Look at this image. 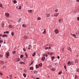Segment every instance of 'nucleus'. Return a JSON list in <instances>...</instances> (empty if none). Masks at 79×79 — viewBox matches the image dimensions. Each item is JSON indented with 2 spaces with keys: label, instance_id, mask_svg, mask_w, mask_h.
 Returning <instances> with one entry per match:
<instances>
[{
  "label": "nucleus",
  "instance_id": "obj_1",
  "mask_svg": "<svg viewBox=\"0 0 79 79\" xmlns=\"http://www.w3.org/2000/svg\"><path fill=\"white\" fill-rule=\"evenodd\" d=\"M5 16L6 18H8L10 16V13L6 12L5 13Z\"/></svg>",
  "mask_w": 79,
  "mask_h": 79
},
{
  "label": "nucleus",
  "instance_id": "obj_2",
  "mask_svg": "<svg viewBox=\"0 0 79 79\" xmlns=\"http://www.w3.org/2000/svg\"><path fill=\"white\" fill-rule=\"evenodd\" d=\"M16 8L18 9V10H21V6H18L16 7Z\"/></svg>",
  "mask_w": 79,
  "mask_h": 79
},
{
  "label": "nucleus",
  "instance_id": "obj_3",
  "mask_svg": "<svg viewBox=\"0 0 79 79\" xmlns=\"http://www.w3.org/2000/svg\"><path fill=\"white\" fill-rule=\"evenodd\" d=\"M71 35H72V36H73V37H74L75 39H77V37H76V35H75L74 34L71 33Z\"/></svg>",
  "mask_w": 79,
  "mask_h": 79
},
{
  "label": "nucleus",
  "instance_id": "obj_4",
  "mask_svg": "<svg viewBox=\"0 0 79 79\" xmlns=\"http://www.w3.org/2000/svg\"><path fill=\"white\" fill-rule=\"evenodd\" d=\"M55 32L56 34H57L58 33V30L55 29Z\"/></svg>",
  "mask_w": 79,
  "mask_h": 79
},
{
  "label": "nucleus",
  "instance_id": "obj_5",
  "mask_svg": "<svg viewBox=\"0 0 79 79\" xmlns=\"http://www.w3.org/2000/svg\"><path fill=\"white\" fill-rule=\"evenodd\" d=\"M47 54H48L49 55H53V53L52 52H47Z\"/></svg>",
  "mask_w": 79,
  "mask_h": 79
},
{
  "label": "nucleus",
  "instance_id": "obj_6",
  "mask_svg": "<svg viewBox=\"0 0 79 79\" xmlns=\"http://www.w3.org/2000/svg\"><path fill=\"white\" fill-rule=\"evenodd\" d=\"M27 38H28V37L26 35L24 36L23 37L24 39H25L26 40Z\"/></svg>",
  "mask_w": 79,
  "mask_h": 79
},
{
  "label": "nucleus",
  "instance_id": "obj_7",
  "mask_svg": "<svg viewBox=\"0 0 79 79\" xmlns=\"http://www.w3.org/2000/svg\"><path fill=\"white\" fill-rule=\"evenodd\" d=\"M6 55L7 56H8L9 55H10V53L9 52H7L6 53Z\"/></svg>",
  "mask_w": 79,
  "mask_h": 79
},
{
  "label": "nucleus",
  "instance_id": "obj_8",
  "mask_svg": "<svg viewBox=\"0 0 79 79\" xmlns=\"http://www.w3.org/2000/svg\"><path fill=\"white\" fill-rule=\"evenodd\" d=\"M58 15H59V13H56L54 14L55 16H58Z\"/></svg>",
  "mask_w": 79,
  "mask_h": 79
},
{
  "label": "nucleus",
  "instance_id": "obj_9",
  "mask_svg": "<svg viewBox=\"0 0 79 79\" xmlns=\"http://www.w3.org/2000/svg\"><path fill=\"white\" fill-rule=\"evenodd\" d=\"M20 59L19 58H16V62H18V61H19Z\"/></svg>",
  "mask_w": 79,
  "mask_h": 79
},
{
  "label": "nucleus",
  "instance_id": "obj_10",
  "mask_svg": "<svg viewBox=\"0 0 79 79\" xmlns=\"http://www.w3.org/2000/svg\"><path fill=\"white\" fill-rule=\"evenodd\" d=\"M19 63H20V64H25V63L21 61H20L19 62Z\"/></svg>",
  "mask_w": 79,
  "mask_h": 79
},
{
  "label": "nucleus",
  "instance_id": "obj_11",
  "mask_svg": "<svg viewBox=\"0 0 79 79\" xmlns=\"http://www.w3.org/2000/svg\"><path fill=\"white\" fill-rule=\"evenodd\" d=\"M34 74H37V73H38V72L36 70H34L33 71Z\"/></svg>",
  "mask_w": 79,
  "mask_h": 79
},
{
  "label": "nucleus",
  "instance_id": "obj_12",
  "mask_svg": "<svg viewBox=\"0 0 79 79\" xmlns=\"http://www.w3.org/2000/svg\"><path fill=\"white\" fill-rule=\"evenodd\" d=\"M43 34H46V29H44V31L43 32Z\"/></svg>",
  "mask_w": 79,
  "mask_h": 79
},
{
  "label": "nucleus",
  "instance_id": "obj_13",
  "mask_svg": "<svg viewBox=\"0 0 79 79\" xmlns=\"http://www.w3.org/2000/svg\"><path fill=\"white\" fill-rule=\"evenodd\" d=\"M38 66H39L40 67L42 66V63H40V64H38Z\"/></svg>",
  "mask_w": 79,
  "mask_h": 79
},
{
  "label": "nucleus",
  "instance_id": "obj_14",
  "mask_svg": "<svg viewBox=\"0 0 79 79\" xmlns=\"http://www.w3.org/2000/svg\"><path fill=\"white\" fill-rule=\"evenodd\" d=\"M42 61H45V57H42Z\"/></svg>",
  "mask_w": 79,
  "mask_h": 79
},
{
  "label": "nucleus",
  "instance_id": "obj_15",
  "mask_svg": "<svg viewBox=\"0 0 79 79\" xmlns=\"http://www.w3.org/2000/svg\"><path fill=\"white\" fill-rule=\"evenodd\" d=\"M25 55L26 56V58H28V56H27V53L26 52L25 53Z\"/></svg>",
  "mask_w": 79,
  "mask_h": 79
},
{
  "label": "nucleus",
  "instance_id": "obj_16",
  "mask_svg": "<svg viewBox=\"0 0 79 79\" xmlns=\"http://www.w3.org/2000/svg\"><path fill=\"white\" fill-rule=\"evenodd\" d=\"M50 15L49 14H46V17H50Z\"/></svg>",
  "mask_w": 79,
  "mask_h": 79
},
{
  "label": "nucleus",
  "instance_id": "obj_17",
  "mask_svg": "<svg viewBox=\"0 0 79 79\" xmlns=\"http://www.w3.org/2000/svg\"><path fill=\"white\" fill-rule=\"evenodd\" d=\"M55 57L54 56L51 57V59H52V60H53L54 59H55Z\"/></svg>",
  "mask_w": 79,
  "mask_h": 79
},
{
  "label": "nucleus",
  "instance_id": "obj_18",
  "mask_svg": "<svg viewBox=\"0 0 79 79\" xmlns=\"http://www.w3.org/2000/svg\"><path fill=\"white\" fill-rule=\"evenodd\" d=\"M30 70H33V69H34V67H31L30 68Z\"/></svg>",
  "mask_w": 79,
  "mask_h": 79
},
{
  "label": "nucleus",
  "instance_id": "obj_19",
  "mask_svg": "<svg viewBox=\"0 0 79 79\" xmlns=\"http://www.w3.org/2000/svg\"><path fill=\"white\" fill-rule=\"evenodd\" d=\"M67 64L68 65H69L71 64V61H68L67 62Z\"/></svg>",
  "mask_w": 79,
  "mask_h": 79
},
{
  "label": "nucleus",
  "instance_id": "obj_20",
  "mask_svg": "<svg viewBox=\"0 0 79 79\" xmlns=\"http://www.w3.org/2000/svg\"><path fill=\"white\" fill-rule=\"evenodd\" d=\"M51 69V70H52V71H55V68H52Z\"/></svg>",
  "mask_w": 79,
  "mask_h": 79
},
{
  "label": "nucleus",
  "instance_id": "obj_21",
  "mask_svg": "<svg viewBox=\"0 0 79 79\" xmlns=\"http://www.w3.org/2000/svg\"><path fill=\"white\" fill-rule=\"evenodd\" d=\"M70 64L71 65H73L74 64V62L73 61L70 62Z\"/></svg>",
  "mask_w": 79,
  "mask_h": 79
},
{
  "label": "nucleus",
  "instance_id": "obj_22",
  "mask_svg": "<svg viewBox=\"0 0 79 79\" xmlns=\"http://www.w3.org/2000/svg\"><path fill=\"white\" fill-rule=\"evenodd\" d=\"M78 61H79V60L77 59L75 60V62L76 63H78Z\"/></svg>",
  "mask_w": 79,
  "mask_h": 79
},
{
  "label": "nucleus",
  "instance_id": "obj_23",
  "mask_svg": "<svg viewBox=\"0 0 79 79\" xmlns=\"http://www.w3.org/2000/svg\"><path fill=\"white\" fill-rule=\"evenodd\" d=\"M2 37H8L7 36V35H3L2 36Z\"/></svg>",
  "mask_w": 79,
  "mask_h": 79
},
{
  "label": "nucleus",
  "instance_id": "obj_24",
  "mask_svg": "<svg viewBox=\"0 0 79 79\" xmlns=\"http://www.w3.org/2000/svg\"><path fill=\"white\" fill-rule=\"evenodd\" d=\"M55 65L56 67L58 66V63H55Z\"/></svg>",
  "mask_w": 79,
  "mask_h": 79
},
{
  "label": "nucleus",
  "instance_id": "obj_25",
  "mask_svg": "<svg viewBox=\"0 0 79 79\" xmlns=\"http://www.w3.org/2000/svg\"><path fill=\"white\" fill-rule=\"evenodd\" d=\"M32 10H28L27 11L29 13H32Z\"/></svg>",
  "mask_w": 79,
  "mask_h": 79
},
{
  "label": "nucleus",
  "instance_id": "obj_26",
  "mask_svg": "<svg viewBox=\"0 0 79 79\" xmlns=\"http://www.w3.org/2000/svg\"><path fill=\"white\" fill-rule=\"evenodd\" d=\"M0 7L1 8H3V7L2 6V4H0Z\"/></svg>",
  "mask_w": 79,
  "mask_h": 79
},
{
  "label": "nucleus",
  "instance_id": "obj_27",
  "mask_svg": "<svg viewBox=\"0 0 79 79\" xmlns=\"http://www.w3.org/2000/svg\"><path fill=\"white\" fill-rule=\"evenodd\" d=\"M23 76L24 77H26L27 75L25 73H23Z\"/></svg>",
  "mask_w": 79,
  "mask_h": 79
},
{
  "label": "nucleus",
  "instance_id": "obj_28",
  "mask_svg": "<svg viewBox=\"0 0 79 79\" xmlns=\"http://www.w3.org/2000/svg\"><path fill=\"white\" fill-rule=\"evenodd\" d=\"M9 33V31H7L6 32H4V34H8Z\"/></svg>",
  "mask_w": 79,
  "mask_h": 79
},
{
  "label": "nucleus",
  "instance_id": "obj_29",
  "mask_svg": "<svg viewBox=\"0 0 79 79\" xmlns=\"http://www.w3.org/2000/svg\"><path fill=\"white\" fill-rule=\"evenodd\" d=\"M43 56H46V57H48V55L47 54H46L45 55H44Z\"/></svg>",
  "mask_w": 79,
  "mask_h": 79
},
{
  "label": "nucleus",
  "instance_id": "obj_30",
  "mask_svg": "<svg viewBox=\"0 0 79 79\" xmlns=\"http://www.w3.org/2000/svg\"><path fill=\"white\" fill-rule=\"evenodd\" d=\"M30 47H31V45H29V46L28 47V50H30V49H31V48Z\"/></svg>",
  "mask_w": 79,
  "mask_h": 79
},
{
  "label": "nucleus",
  "instance_id": "obj_31",
  "mask_svg": "<svg viewBox=\"0 0 79 79\" xmlns=\"http://www.w3.org/2000/svg\"><path fill=\"white\" fill-rule=\"evenodd\" d=\"M14 34H15V33H14V32H12L11 33V35L12 36H13V35H14Z\"/></svg>",
  "mask_w": 79,
  "mask_h": 79
},
{
  "label": "nucleus",
  "instance_id": "obj_32",
  "mask_svg": "<svg viewBox=\"0 0 79 79\" xmlns=\"http://www.w3.org/2000/svg\"><path fill=\"white\" fill-rule=\"evenodd\" d=\"M35 52H34V53L32 54V56H35Z\"/></svg>",
  "mask_w": 79,
  "mask_h": 79
},
{
  "label": "nucleus",
  "instance_id": "obj_33",
  "mask_svg": "<svg viewBox=\"0 0 79 79\" xmlns=\"http://www.w3.org/2000/svg\"><path fill=\"white\" fill-rule=\"evenodd\" d=\"M22 26L23 27H26V25H25V24L22 25Z\"/></svg>",
  "mask_w": 79,
  "mask_h": 79
},
{
  "label": "nucleus",
  "instance_id": "obj_34",
  "mask_svg": "<svg viewBox=\"0 0 79 79\" xmlns=\"http://www.w3.org/2000/svg\"><path fill=\"white\" fill-rule=\"evenodd\" d=\"M24 57V56L23 55H20V58H23Z\"/></svg>",
  "mask_w": 79,
  "mask_h": 79
},
{
  "label": "nucleus",
  "instance_id": "obj_35",
  "mask_svg": "<svg viewBox=\"0 0 79 79\" xmlns=\"http://www.w3.org/2000/svg\"><path fill=\"white\" fill-rule=\"evenodd\" d=\"M35 67L36 69L39 68V66H38V65H35Z\"/></svg>",
  "mask_w": 79,
  "mask_h": 79
},
{
  "label": "nucleus",
  "instance_id": "obj_36",
  "mask_svg": "<svg viewBox=\"0 0 79 79\" xmlns=\"http://www.w3.org/2000/svg\"><path fill=\"white\" fill-rule=\"evenodd\" d=\"M3 42V40H0V43H2Z\"/></svg>",
  "mask_w": 79,
  "mask_h": 79
},
{
  "label": "nucleus",
  "instance_id": "obj_37",
  "mask_svg": "<svg viewBox=\"0 0 79 79\" xmlns=\"http://www.w3.org/2000/svg\"><path fill=\"white\" fill-rule=\"evenodd\" d=\"M14 3H17V1L16 0H14Z\"/></svg>",
  "mask_w": 79,
  "mask_h": 79
},
{
  "label": "nucleus",
  "instance_id": "obj_38",
  "mask_svg": "<svg viewBox=\"0 0 79 79\" xmlns=\"http://www.w3.org/2000/svg\"><path fill=\"white\" fill-rule=\"evenodd\" d=\"M3 69H6V67L5 66H4L3 67Z\"/></svg>",
  "mask_w": 79,
  "mask_h": 79
},
{
  "label": "nucleus",
  "instance_id": "obj_39",
  "mask_svg": "<svg viewBox=\"0 0 79 79\" xmlns=\"http://www.w3.org/2000/svg\"><path fill=\"white\" fill-rule=\"evenodd\" d=\"M9 76L10 78H11V77H12V74L10 75H9Z\"/></svg>",
  "mask_w": 79,
  "mask_h": 79
},
{
  "label": "nucleus",
  "instance_id": "obj_40",
  "mask_svg": "<svg viewBox=\"0 0 79 79\" xmlns=\"http://www.w3.org/2000/svg\"><path fill=\"white\" fill-rule=\"evenodd\" d=\"M68 50L70 51V52H71V49L70 48H68Z\"/></svg>",
  "mask_w": 79,
  "mask_h": 79
},
{
  "label": "nucleus",
  "instance_id": "obj_41",
  "mask_svg": "<svg viewBox=\"0 0 79 79\" xmlns=\"http://www.w3.org/2000/svg\"><path fill=\"white\" fill-rule=\"evenodd\" d=\"M64 68H65V70H66V65H64Z\"/></svg>",
  "mask_w": 79,
  "mask_h": 79
},
{
  "label": "nucleus",
  "instance_id": "obj_42",
  "mask_svg": "<svg viewBox=\"0 0 79 79\" xmlns=\"http://www.w3.org/2000/svg\"><path fill=\"white\" fill-rule=\"evenodd\" d=\"M38 20H40L41 19V18L40 17H38Z\"/></svg>",
  "mask_w": 79,
  "mask_h": 79
},
{
  "label": "nucleus",
  "instance_id": "obj_43",
  "mask_svg": "<svg viewBox=\"0 0 79 79\" xmlns=\"http://www.w3.org/2000/svg\"><path fill=\"white\" fill-rule=\"evenodd\" d=\"M77 71L78 73H79V69L78 68L77 69Z\"/></svg>",
  "mask_w": 79,
  "mask_h": 79
},
{
  "label": "nucleus",
  "instance_id": "obj_44",
  "mask_svg": "<svg viewBox=\"0 0 79 79\" xmlns=\"http://www.w3.org/2000/svg\"><path fill=\"white\" fill-rule=\"evenodd\" d=\"M62 73V72L61 71H60V72H59L58 74H61Z\"/></svg>",
  "mask_w": 79,
  "mask_h": 79
},
{
  "label": "nucleus",
  "instance_id": "obj_45",
  "mask_svg": "<svg viewBox=\"0 0 79 79\" xmlns=\"http://www.w3.org/2000/svg\"><path fill=\"white\" fill-rule=\"evenodd\" d=\"M3 56L2 55V54H0V57H3Z\"/></svg>",
  "mask_w": 79,
  "mask_h": 79
},
{
  "label": "nucleus",
  "instance_id": "obj_46",
  "mask_svg": "<svg viewBox=\"0 0 79 79\" xmlns=\"http://www.w3.org/2000/svg\"><path fill=\"white\" fill-rule=\"evenodd\" d=\"M1 63L3 64H4V62L3 61H1Z\"/></svg>",
  "mask_w": 79,
  "mask_h": 79
},
{
  "label": "nucleus",
  "instance_id": "obj_47",
  "mask_svg": "<svg viewBox=\"0 0 79 79\" xmlns=\"http://www.w3.org/2000/svg\"><path fill=\"white\" fill-rule=\"evenodd\" d=\"M76 34H77V35H79V32H77L76 33Z\"/></svg>",
  "mask_w": 79,
  "mask_h": 79
},
{
  "label": "nucleus",
  "instance_id": "obj_48",
  "mask_svg": "<svg viewBox=\"0 0 79 79\" xmlns=\"http://www.w3.org/2000/svg\"><path fill=\"white\" fill-rule=\"evenodd\" d=\"M75 77L76 79H77V75H75Z\"/></svg>",
  "mask_w": 79,
  "mask_h": 79
},
{
  "label": "nucleus",
  "instance_id": "obj_49",
  "mask_svg": "<svg viewBox=\"0 0 79 79\" xmlns=\"http://www.w3.org/2000/svg\"><path fill=\"white\" fill-rule=\"evenodd\" d=\"M55 11L56 13V12H58V10L57 9H56L55 10Z\"/></svg>",
  "mask_w": 79,
  "mask_h": 79
},
{
  "label": "nucleus",
  "instance_id": "obj_50",
  "mask_svg": "<svg viewBox=\"0 0 79 79\" xmlns=\"http://www.w3.org/2000/svg\"><path fill=\"white\" fill-rule=\"evenodd\" d=\"M21 19L20 18L19 19V22H20V21H21Z\"/></svg>",
  "mask_w": 79,
  "mask_h": 79
},
{
  "label": "nucleus",
  "instance_id": "obj_51",
  "mask_svg": "<svg viewBox=\"0 0 79 79\" xmlns=\"http://www.w3.org/2000/svg\"><path fill=\"white\" fill-rule=\"evenodd\" d=\"M16 53V51H14V52H13L12 53L13 54H15V53Z\"/></svg>",
  "mask_w": 79,
  "mask_h": 79
},
{
  "label": "nucleus",
  "instance_id": "obj_52",
  "mask_svg": "<svg viewBox=\"0 0 79 79\" xmlns=\"http://www.w3.org/2000/svg\"><path fill=\"white\" fill-rule=\"evenodd\" d=\"M9 28H10V29H11V28H12V27H11V26H10V25H9Z\"/></svg>",
  "mask_w": 79,
  "mask_h": 79
},
{
  "label": "nucleus",
  "instance_id": "obj_53",
  "mask_svg": "<svg viewBox=\"0 0 79 79\" xmlns=\"http://www.w3.org/2000/svg\"><path fill=\"white\" fill-rule=\"evenodd\" d=\"M48 47H45V49H46V50H47V49H48Z\"/></svg>",
  "mask_w": 79,
  "mask_h": 79
},
{
  "label": "nucleus",
  "instance_id": "obj_54",
  "mask_svg": "<svg viewBox=\"0 0 79 79\" xmlns=\"http://www.w3.org/2000/svg\"><path fill=\"white\" fill-rule=\"evenodd\" d=\"M32 63H33V62H31V64L29 65V66H31V64H32Z\"/></svg>",
  "mask_w": 79,
  "mask_h": 79
},
{
  "label": "nucleus",
  "instance_id": "obj_55",
  "mask_svg": "<svg viewBox=\"0 0 79 79\" xmlns=\"http://www.w3.org/2000/svg\"><path fill=\"white\" fill-rule=\"evenodd\" d=\"M2 28L4 27V25L2 24Z\"/></svg>",
  "mask_w": 79,
  "mask_h": 79
},
{
  "label": "nucleus",
  "instance_id": "obj_56",
  "mask_svg": "<svg viewBox=\"0 0 79 79\" xmlns=\"http://www.w3.org/2000/svg\"><path fill=\"white\" fill-rule=\"evenodd\" d=\"M52 65H50L49 66V68H52Z\"/></svg>",
  "mask_w": 79,
  "mask_h": 79
},
{
  "label": "nucleus",
  "instance_id": "obj_57",
  "mask_svg": "<svg viewBox=\"0 0 79 79\" xmlns=\"http://www.w3.org/2000/svg\"><path fill=\"white\" fill-rule=\"evenodd\" d=\"M23 50L24 52H26V49L25 48H23Z\"/></svg>",
  "mask_w": 79,
  "mask_h": 79
},
{
  "label": "nucleus",
  "instance_id": "obj_58",
  "mask_svg": "<svg viewBox=\"0 0 79 79\" xmlns=\"http://www.w3.org/2000/svg\"><path fill=\"white\" fill-rule=\"evenodd\" d=\"M77 20L78 21H79V17H78L77 18Z\"/></svg>",
  "mask_w": 79,
  "mask_h": 79
},
{
  "label": "nucleus",
  "instance_id": "obj_59",
  "mask_svg": "<svg viewBox=\"0 0 79 79\" xmlns=\"http://www.w3.org/2000/svg\"><path fill=\"white\" fill-rule=\"evenodd\" d=\"M60 56H57L58 59H60Z\"/></svg>",
  "mask_w": 79,
  "mask_h": 79
},
{
  "label": "nucleus",
  "instance_id": "obj_60",
  "mask_svg": "<svg viewBox=\"0 0 79 79\" xmlns=\"http://www.w3.org/2000/svg\"><path fill=\"white\" fill-rule=\"evenodd\" d=\"M0 74L1 75V76H2V75H3V74H2V73H0Z\"/></svg>",
  "mask_w": 79,
  "mask_h": 79
},
{
  "label": "nucleus",
  "instance_id": "obj_61",
  "mask_svg": "<svg viewBox=\"0 0 79 79\" xmlns=\"http://www.w3.org/2000/svg\"><path fill=\"white\" fill-rule=\"evenodd\" d=\"M51 49V47H48V49Z\"/></svg>",
  "mask_w": 79,
  "mask_h": 79
},
{
  "label": "nucleus",
  "instance_id": "obj_62",
  "mask_svg": "<svg viewBox=\"0 0 79 79\" xmlns=\"http://www.w3.org/2000/svg\"><path fill=\"white\" fill-rule=\"evenodd\" d=\"M62 51H64V48H62Z\"/></svg>",
  "mask_w": 79,
  "mask_h": 79
},
{
  "label": "nucleus",
  "instance_id": "obj_63",
  "mask_svg": "<svg viewBox=\"0 0 79 79\" xmlns=\"http://www.w3.org/2000/svg\"><path fill=\"white\" fill-rule=\"evenodd\" d=\"M60 20H61L60 19L59 20V22H60V23H61V21H60Z\"/></svg>",
  "mask_w": 79,
  "mask_h": 79
},
{
  "label": "nucleus",
  "instance_id": "obj_64",
  "mask_svg": "<svg viewBox=\"0 0 79 79\" xmlns=\"http://www.w3.org/2000/svg\"><path fill=\"white\" fill-rule=\"evenodd\" d=\"M77 2H79V0H76Z\"/></svg>",
  "mask_w": 79,
  "mask_h": 79
}]
</instances>
